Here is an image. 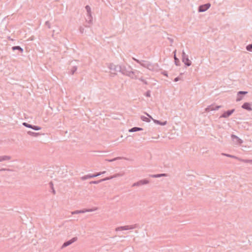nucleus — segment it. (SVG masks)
<instances>
[{
    "label": "nucleus",
    "mask_w": 252,
    "mask_h": 252,
    "mask_svg": "<svg viewBox=\"0 0 252 252\" xmlns=\"http://www.w3.org/2000/svg\"><path fill=\"white\" fill-rule=\"evenodd\" d=\"M122 73L131 78H135V72L132 70L129 64H122Z\"/></svg>",
    "instance_id": "obj_1"
},
{
    "label": "nucleus",
    "mask_w": 252,
    "mask_h": 252,
    "mask_svg": "<svg viewBox=\"0 0 252 252\" xmlns=\"http://www.w3.org/2000/svg\"><path fill=\"white\" fill-rule=\"evenodd\" d=\"M108 67L111 70L112 73L116 74L117 72H122V64H108Z\"/></svg>",
    "instance_id": "obj_2"
},
{
    "label": "nucleus",
    "mask_w": 252,
    "mask_h": 252,
    "mask_svg": "<svg viewBox=\"0 0 252 252\" xmlns=\"http://www.w3.org/2000/svg\"><path fill=\"white\" fill-rule=\"evenodd\" d=\"M138 224H134L133 225H125V226H122L118 227L115 228V231H122V230H127L129 229H133L136 228H138Z\"/></svg>",
    "instance_id": "obj_3"
},
{
    "label": "nucleus",
    "mask_w": 252,
    "mask_h": 252,
    "mask_svg": "<svg viewBox=\"0 0 252 252\" xmlns=\"http://www.w3.org/2000/svg\"><path fill=\"white\" fill-rule=\"evenodd\" d=\"M211 6V3L209 2L206 3L205 4H203L200 5L198 7V12H203L207 11Z\"/></svg>",
    "instance_id": "obj_4"
},
{
    "label": "nucleus",
    "mask_w": 252,
    "mask_h": 252,
    "mask_svg": "<svg viewBox=\"0 0 252 252\" xmlns=\"http://www.w3.org/2000/svg\"><path fill=\"white\" fill-rule=\"evenodd\" d=\"M97 210V208H94V209H84L81 210H76L71 212L72 215L74 214H78L80 213H85L86 212H93L94 211H95Z\"/></svg>",
    "instance_id": "obj_5"
},
{
    "label": "nucleus",
    "mask_w": 252,
    "mask_h": 252,
    "mask_svg": "<svg viewBox=\"0 0 252 252\" xmlns=\"http://www.w3.org/2000/svg\"><path fill=\"white\" fill-rule=\"evenodd\" d=\"M77 239H78V238L77 237H74L72 238L71 240H69L68 241L65 242L62 245L61 249H63V248L70 245L73 243L76 242L77 240Z\"/></svg>",
    "instance_id": "obj_6"
},
{
    "label": "nucleus",
    "mask_w": 252,
    "mask_h": 252,
    "mask_svg": "<svg viewBox=\"0 0 252 252\" xmlns=\"http://www.w3.org/2000/svg\"><path fill=\"white\" fill-rule=\"evenodd\" d=\"M220 107L221 106L220 105H215L214 104H212L206 108L205 110L206 112H208L211 111L218 110Z\"/></svg>",
    "instance_id": "obj_7"
},
{
    "label": "nucleus",
    "mask_w": 252,
    "mask_h": 252,
    "mask_svg": "<svg viewBox=\"0 0 252 252\" xmlns=\"http://www.w3.org/2000/svg\"><path fill=\"white\" fill-rule=\"evenodd\" d=\"M231 138L233 142L236 145H240L243 143V141L240 139L237 136L232 134Z\"/></svg>",
    "instance_id": "obj_8"
},
{
    "label": "nucleus",
    "mask_w": 252,
    "mask_h": 252,
    "mask_svg": "<svg viewBox=\"0 0 252 252\" xmlns=\"http://www.w3.org/2000/svg\"><path fill=\"white\" fill-rule=\"evenodd\" d=\"M235 111V109H231L224 112L220 117V118H228Z\"/></svg>",
    "instance_id": "obj_9"
},
{
    "label": "nucleus",
    "mask_w": 252,
    "mask_h": 252,
    "mask_svg": "<svg viewBox=\"0 0 252 252\" xmlns=\"http://www.w3.org/2000/svg\"><path fill=\"white\" fill-rule=\"evenodd\" d=\"M248 94L246 91H239L237 93V97L236 98V101H239L243 98V95Z\"/></svg>",
    "instance_id": "obj_10"
},
{
    "label": "nucleus",
    "mask_w": 252,
    "mask_h": 252,
    "mask_svg": "<svg viewBox=\"0 0 252 252\" xmlns=\"http://www.w3.org/2000/svg\"><path fill=\"white\" fill-rule=\"evenodd\" d=\"M13 51H16L17 54L22 53L23 52V49L20 46H14L11 47Z\"/></svg>",
    "instance_id": "obj_11"
},
{
    "label": "nucleus",
    "mask_w": 252,
    "mask_h": 252,
    "mask_svg": "<svg viewBox=\"0 0 252 252\" xmlns=\"http://www.w3.org/2000/svg\"><path fill=\"white\" fill-rule=\"evenodd\" d=\"M145 114L149 117V118H147L144 116H141L140 117V118L143 121H145V122H150V119H153V118L151 117V115H150L149 114H148L147 113H145Z\"/></svg>",
    "instance_id": "obj_12"
},
{
    "label": "nucleus",
    "mask_w": 252,
    "mask_h": 252,
    "mask_svg": "<svg viewBox=\"0 0 252 252\" xmlns=\"http://www.w3.org/2000/svg\"><path fill=\"white\" fill-rule=\"evenodd\" d=\"M242 108L248 111H252V108L248 102H245L242 106Z\"/></svg>",
    "instance_id": "obj_13"
},
{
    "label": "nucleus",
    "mask_w": 252,
    "mask_h": 252,
    "mask_svg": "<svg viewBox=\"0 0 252 252\" xmlns=\"http://www.w3.org/2000/svg\"><path fill=\"white\" fill-rule=\"evenodd\" d=\"M123 175H124V173H119L115 174H114L113 176H110L109 177H107L105 178H106V181H107V180L112 179H113L114 178H117V177H121V176H123Z\"/></svg>",
    "instance_id": "obj_14"
},
{
    "label": "nucleus",
    "mask_w": 252,
    "mask_h": 252,
    "mask_svg": "<svg viewBox=\"0 0 252 252\" xmlns=\"http://www.w3.org/2000/svg\"><path fill=\"white\" fill-rule=\"evenodd\" d=\"M11 159V157L10 156H0V162H2L5 160H10Z\"/></svg>",
    "instance_id": "obj_15"
},
{
    "label": "nucleus",
    "mask_w": 252,
    "mask_h": 252,
    "mask_svg": "<svg viewBox=\"0 0 252 252\" xmlns=\"http://www.w3.org/2000/svg\"><path fill=\"white\" fill-rule=\"evenodd\" d=\"M182 61L184 63H192L189 59L188 55H182Z\"/></svg>",
    "instance_id": "obj_16"
},
{
    "label": "nucleus",
    "mask_w": 252,
    "mask_h": 252,
    "mask_svg": "<svg viewBox=\"0 0 252 252\" xmlns=\"http://www.w3.org/2000/svg\"><path fill=\"white\" fill-rule=\"evenodd\" d=\"M150 176L152 178H159V177H166V176H167V174H165V173L153 174V175H150Z\"/></svg>",
    "instance_id": "obj_17"
},
{
    "label": "nucleus",
    "mask_w": 252,
    "mask_h": 252,
    "mask_svg": "<svg viewBox=\"0 0 252 252\" xmlns=\"http://www.w3.org/2000/svg\"><path fill=\"white\" fill-rule=\"evenodd\" d=\"M87 21L88 22L89 24H92L93 22V16L92 15V12L90 13H87Z\"/></svg>",
    "instance_id": "obj_18"
},
{
    "label": "nucleus",
    "mask_w": 252,
    "mask_h": 252,
    "mask_svg": "<svg viewBox=\"0 0 252 252\" xmlns=\"http://www.w3.org/2000/svg\"><path fill=\"white\" fill-rule=\"evenodd\" d=\"M126 159V160L127 159V158H126L119 157H117V158H114L113 159H106L105 160L107 161H108V162H112V161H116V160H117L119 159Z\"/></svg>",
    "instance_id": "obj_19"
},
{
    "label": "nucleus",
    "mask_w": 252,
    "mask_h": 252,
    "mask_svg": "<svg viewBox=\"0 0 252 252\" xmlns=\"http://www.w3.org/2000/svg\"><path fill=\"white\" fill-rule=\"evenodd\" d=\"M143 128L141 127H133L128 130L129 132H136L138 131H141L142 130Z\"/></svg>",
    "instance_id": "obj_20"
},
{
    "label": "nucleus",
    "mask_w": 252,
    "mask_h": 252,
    "mask_svg": "<svg viewBox=\"0 0 252 252\" xmlns=\"http://www.w3.org/2000/svg\"><path fill=\"white\" fill-rule=\"evenodd\" d=\"M153 120L155 124H158V125H159L161 126H165L167 124V121H164V122H162L158 120H155V119H153Z\"/></svg>",
    "instance_id": "obj_21"
},
{
    "label": "nucleus",
    "mask_w": 252,
    "mask_h": 252,
    "mask_svg": "<svg viewBox=\"0 0 252 252\" xmlns=\"http://www.w3.org/2000/svg\"><path fill=\"white\" fill-rule=\"evenodd\" d=\"M106 181V178H103L100 180H99L98 181H93L90 182V184H97L98 183H100L101 182H102L103 181Z\"/></svg>",
    "instance_id": "obj_22"
},
{
    "label": "nucleus",
    "mask_w": 252,
    "mask_h": 252,
    "mask_svg": "<svg viewBox=\"0 0 252 252\" xmlns=\"http://www.w3.org/2000/svg\"><path fill=\"white\" fill-rule=\"evenodd\" d=\"M140 186L146 185L149 183V181L148 180L144 179L138 181Z\"/></svg>",
    "instance_id": "obj_23"
},
{
    "label": "nucleus",
    "mask_w": 252,
    "mask_h": 252,
    "mask_svg": "<svg viewBox=\"0 0 252 252\" xmlns=\"http://www.w3.org/2000/svg\"><path fill=\"white\" fill-rule=\"evenodd\" d=\"M92 178H93L92 174H87L86 175H85V176L82 177H81V180H87L88 179Z\"/></svg>",
    "instance_id": "obj_24"
},
{
    "label": "nucleus",
    "mask_w": 252,
    "mask_h": 252,
    "mask_svg": "<svg viewBox=\"0 0 252 252\" xmlns=\"http://www.w3.org/2000/svg\"><path fill=\"white\" fill-rule=\"evenodd\" d=\"M238 159L243 162L244 163H252V159H242V158H238Z\"/></svg>",
    "instance_id": "obj_25"
},
{
    "label": "nucleus",
    "mask_w": 252,
    "mask_h": 252,
    "mask_svg": "<svg viewBox=\"0 0 252 252\" xmlns=\"http://www.w3.org/2000/svg\"><path fill=\"white\" fill-rule=\"evenodd\" d=\"M141 65H143V66L145 67H147L148 69L150 70L153 69V65L152 64H140Z\"/></svg>",
    "instance_id": "obj_26"
},
{
    "label": "nucleus",
    "mask_w": 252,
    "mask_h": 252,
    "mask_svg": "<svg viewBox=\"0 0 252 252\" xmlns=\"http://www.w3.org/2000/svg\"><path fill=\"white\" fill-rule=\"evenodd\" d=\"M221 155L222 156H226V157H229V158H235V159H238V158H238L235 156L227 154L222 153Z\"/></svg>",
    "instance_id": "obj_27"
},
{
    "label": "nucleus",
    "mask_w": 252,
    "mask_h": 252,
    "mask_svg": "<svg viewBox=\"0 0 252 252\" xmlns=\"http://www.w3.org/2000/svg\"><path fill=\"white\" fill-rule=\"evenodd\" d=\"M28 134L32 136H37L40 135V134L39 133H36V132L31 131H28Z\"/></svg>",
    "instance_id": "obj_28"
},
{
    "label": "nucleus",
    "mask_w": 252,
    "mask_h": 252,
    "mask_svg": "<svg viewBox=\"0 0 252 252\" xmlns=\"http://www.w3.org/2000/svg\"><path fill=\"white\" fill-rule=\"evenodd\" d=\"M105 172H106V171H104L103 172H97L95 174H92L93 178L98 176L102 174H104Z\"/></svg>",
    "instance_id": "obj_29"
},
{
    "label": "nucleus",
    "mask_w": 252,
    "mask_h": 252,
    "mask_svg": "<svg viewBox=\"0 0 252 252\" xmlns=\"http://www.w3.org/2000/svg\"><path fill=\"white\" fill-rule=\"evenodd\" d=\"M77 68L76 66H73L72 68L71 69L70 71L69 72V73L71 75H73L76 71Z\"/></svg>",
    "instance_id": "obj_30"
},
{
    "label": "nucleus",
    "mask_w": 252,
    "mask_h": 252,
    "mask_svg": "<svg viewBox=\"0 0 252 252\" xmlns=\"http://www.w3.org/2000/svg\"><path fill=\"white\" fill-rule=\"evenodd\" d=\"M246 49L248 51L252 52V43L246 46Z\"/></svg>",
    "instance_id": "obj_31"
},
{
    "label": "nucleus",
    "mask_w": 252,
    "mask_h": 252,
    "mask_svg": "<svg viewBox=\"0 0 252 252\" xmlns=\"http://www.w3.org/2000/svg\"><path fill=\"white\" fill-rule=\"evenodd\" d=\"M23 125L27 127H28V128H32V125L29 124L28 123H27L26 122L23 123Z\"/></svg>",
    "instance_id": "obj_32"
},
{
    "label": "nucleus",
    "mask_w": 252,
    "mask_h": 252,
    "mask_svg": "<svg viewBox=\"0 0 252 252\" xmlns=\"http://www.w3.org/2000/svg\"><path fill=\"white\" fill-rule=\"evenodd\" d=\"M85 9H86L87 13H90L91 12V8L89 5H87L85 6Z\"/></svg>",
    "instance_id": "obj_33"
},
{
    "label": "nucleus",
    "mask_w": 252,
    "mask_h": 252,
    "mask_svg": "<svg viewBox=\"0 0 252 252\" xmlns=\"http://www.w3.org/2000/svg\"><path fill=\"white\" fill-rule=\"evenodd\" d=\"M32 129L35 130H38L41 129V127L38 126H33L32 125Z\"/></svg>",
    "instance_id": "obj_34"
},
{
    "label": "nucleus",
    "mask_w": 252,
    "mask_h": 252,
    "mask_svg": "<svg viewBox=\"0 0 252 252\" xmlns=\"http://www.w3.org/2000/svg\"><path fill=\"white\" fill-rule=\"evenodd\" d=\"M45 25L48 27V29L51 28V24L49 21H47L45 22Z\"/></svg>",
    "instance_id": "obj_35"
},
{
    "label": "nucleus",
    "mask_w": 252,
    "mask_h": 252,
    "mask_svg": "<svg viewBox=\"0 0 252 252\" xmlns=\"http://www.w3.org/2000/svg\"><path fill=\"white\" fill-rule=\"evenodd\" d=\"M174 63H180L179 59L176 57L175 55H174Z\"/></svg>",
    "instance_id": "obj_36"
},
{
    "label": "nucleus",
    "mask_w": 252,
    "mask_h": 252,
    "mask_svg": "<svg viewBox=\"0 0 252 252\" xmlns=\"http://www.w3.org/2000/svg\"><path fill=\"white\" fill-rule=\"evenodd\" d=\"M145 95L147 96V97H150L151 96V91H148L146 94H145Z\"/></svg>",
    "instance_id": "obj_37"
},
{
    "label": "nucleus",
    "mask_w": 252,
    "mask_h": 252,
    "mask_svg": "<svg viewBox=\"0 0 252 252\" xmlns=\"http://www.w3.org/2000/svg\"><path fill=\"white\" fill-rule=\"evenodd\" d=\"M12 171L13 170L12 169H9V168H1L0 169V171Z\"/></svg>",
    "instance_id": "obj_38"
},
{
    "label": "nucleus",
    "mask_w": 252,
    "mask_h": 252,
    "mask_svg": "<svg viewBox=\"0 0 252 252\" xmlns=\"http://www.w3.org/2000/svg\"><path fill=\"white\" fill-rule=\"evenodd\" d=\"M136 186H140V185H139V183L138 181L136 182V183H134L132 185V187H136Z\"/></svg>",
    "instance_id": "obj_39"
},
{
    "label": "nucleus",
    "mask_w": 252,
    "mask_h": 252,
    "mask_svg": "<svg viewBox=\"0 0 252 252\" xmlns=\"http://www.w3.org/2000/svg\"><path fill=\"white\" fill-rule=\"evenodd\" d=\"M180 80H181V78L180 77H177L174 79V81L177 82Z\"/></svg>",
    "instance_id": "obj_40"
},
{
    "label": "nucleus",
    "mask_w": 252,
    "mask_h": 252,
    "mask_svg": "<svg viewBox=\"0 0 252 252\" xmlns=\"http://www.w3.org/2000/svg\"><path fill=\"white\" fill-rule=\"evenodd\" d=\"M140 80H141V81H142L143 82L144 84H146V85L148 84V82L145 80L142 79H141Z\"/></svg>",
    "instance_id": "obj_41"
},
{
    "label": "nucleus",
    "mask_w": 252,
    "mask_h": 252,
    "mask_svg": "<svg viewBox=\"0 0 252 252\" xmlns=\"http://www.w3.org/2000/svg\"><path fill=\"white\" fill-rule=\"evenodd\" d=\"M49 185H50V187H51V188L52 189L53 188V184L52 182H50L49 183Z\"/></svg>",
    "instance_id": "obj_42"
},
{
    "label": "nucleus",
    "mask_w": 252,
    "mask_h": 252,
    "mask_svg": "<svg viewBox=\"0 0 252 252\" xmlns=\"http://www.w3.org/2000/svg\"><path fill=\"white\" fill-rule=\"evenodd\" d=\"M84 28H82V27H80V31L81 33H83V31H84Z\"/></svg>",
    "instance_id": "obj_43"
},
{
    "label": "nucleus",
    "mask_w": 252,
    "mask_h": 252,
    "mask_svg": "<svg viewBox=\"0 0 252 252\" xmlns=\"http://www.w3.org/2000/svg\"><path fill=\"white\" fill-rule=\"evenodd\" d=\"M52 189V192H53V193L54 194H55L56 193V191H55V190L54 189V188H53Z\"/></svg>",
    "instance_id": "obj_44"
},
{
    "label": "nucleus",
    "mask_w": 252,
    "mask_h": 252,
    "mask_svg": "<svg viewBox=\"0 0 252 252\" xmlns=\"http://www.w3.org/2000/svg\"><path fill=\"white\" fill-rule=\"evenodd\" d=\"M186 55V54L185 53V52L184 51H182V55Z\"/></svg>",
    "instance_id": "obj_45"
},
{
    "label": "nucleus",
    "mask_w": 252,
    "mask_h": 252,
    "mask_svg": "<svg viewBox=\"0 0 252 252\" xmlns=\"http://www.w3.org/2000/svg\"><path fill=\"white\" fill-rule=\"evenodd\" d=\"M163 74L164 75H165V76H167V73H166V72H164V73H163Z\"/></svg>",
    "instance_id": "obj_46"
},
{
    "label": "nucleus",
    "mask_w": 252,
    "mask_h": 252,
    "mask_svg": "<svg viewBox=\"0 0 252 252\" xmlns=\"http://www.w3.org/2000/svg\"><path fill=\"white\" fill-rule=\"evenodd\" d=\"M187 66H190L191 64H185Z\"/></svg>",
    "instance_id": "obj_47"
},
{
    "label": "nucleus",
    "mask_w": 252,
    "mask_h": 252,
    "mask_svg": "<svg viewBox=\"0 0 252 252\" xmlns=\"http://www.w3.org/2000/svg\"><path fill=\"white\" fill-rule=\"evenodd\" d=\"M135 61H136L137 62V63H141L140 62H139L138 60H135Z\"/></svg>",
    "instance_id": "obj_48"
},
{
    "label": "nucleus",
    "mask_w": 252,
    "mask_h": 252,
    "mask_svg": "<svg viewBox=\"0 0 252 252\" xmlns=\"http://www.w3.org/2000/svg\"><path fill=\"white\" fill-rule=\"evenodd\" d=\"M180 64H178V63H176V65H179Z\"/></svg>",
    "instance_id": "obj_49"
},
{
    "label": "nucleus",
    "mask_w": 252,
    "mask_h": 252,
    "mask_svg": "<svg viewBox=\"0 0 252 252\" xmlns=\"http://www.w3.org/2000/svg\"><path fill=\"white\" fill-rule=\"evenodd\" d=\"M170 40L171 42L173 41V39H170Z\"/></svg>",
    "instance_id": "obj_50"
}]
</instances>
